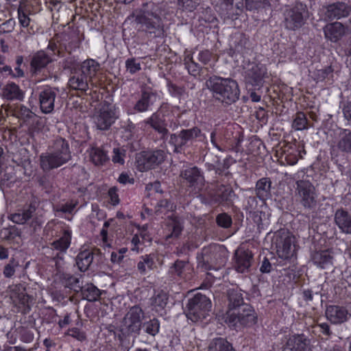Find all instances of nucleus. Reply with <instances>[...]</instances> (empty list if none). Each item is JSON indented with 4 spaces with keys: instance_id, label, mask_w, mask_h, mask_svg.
I'll return each mask as SVG.
<instances>
[{
    "instance_id": "1",
    "label": "nucleus",
    "mask_w": 351,
    "mask_h": 351,
    "mask_svg": "<svg viewBox=\"0 0 351 351\" xmlns=\"http://www.w3.org/2000/svg\"><path fill=\"white\" fill-rule=\"evenodd\" d=\"M128 18L134 19L137 31L151 38L165 36L164 23L160 16L159 8L154 2L143 3L142 7L132 12Z\"/></svg>"
},
{
    "instance_id": "2",
    "label": "nucleus",
    "mask_w": 351,
    "mask_h": 351,
    "mask_svg": "<svg viewBox=\"0 0 351 351\" xmlns=\"http://www.w3.org/2000/svg\"><path fill=\"white\" fill-rule=\"evenodd\" d=\"M206 85L215 100L225 107L234 104L239 99V84L236 80L230 77L213 75L206 80Z\"/></svg>"
},
{
    "instance_id": "3",
    "label": "nucleus",
    "mask_w": 351,
    "mask_h": 351,
    "mask_svg": "<svg viewBox=\"0 0 351 351\" xmlns=\"http://www.w3.org/2000/svg\"><path fill=\"white\" fill-rule=\"evenodd\" d=\"M71 158L68 142L62 138H57L53 144V150L43 154L40 156V167L44 171L58 168Z\"/></svg>"
},
{
    "instance_id": "4",
    "label": "nucleus",
    "mask_w": 351,
    "mask_h": 351,
    "mask_svg": "<svg viewBox=\"0 0 351 351\" xmlns=\"http://www.w3.org/2000/svg\"><path fill=\"white\" fill-rule=\"evenodd\" d=\"M227 261V252L224 247L212 244L204 247L197 254V267L203 270H217L223 266Z\"/></svg>"
},
{
    "instance_id": "5",
    "label": "nucleus",
    "mask_w": 351,
    "mask_h": 351,
    "mask_svg": "<svg viewBox=\"0 0 351 351\" xmlns=\"http://www.w3.org/2000/svg\"><path fill=\"white\" fill-rule=\"evenodd\" d=\"M40 200L33 196L29 203L25 204L21 208L11 215V220L16 223L24 224L30 221V225L34 230L40 228L43 221L40 218Z\"/></svg>"
},
{
    "instance_id": "6",
    "label": "nucleus",
    "mask_w": 351,
    "mask_h": 351,
    "mask_svg": "<svg viewBox=\"0 0 351 351\" xmlns=\"http://www.w3.org/2000/svg\"><path fill=\"white\" fill-rule=\"evenodd\" d=\"M197 138L202 141L206 136L199 128L193 127L190 129H182L178 133L169 134L167 141L173 147L174 152L181 153Z\"/></svg>"
},
{
    "instance_id": "7",
    "label": "nucleus",
    "mask_w": 351,
    "mask_h": 351,
    "mask_svg": "<svg viewBox=\"0 0 351 351\" xmlns=\"http://www.w3.org/2000/svg\"><path fill=\"white\" fill-rule=\"evenodd\" d=\"M211 307L210 300L205 295L198 293L188 300L186 315L189 319L196 322L206 318Z\"/></svg>"
},
{
    "instance_id": "8",
    "label": "nucleus",
    "mask_w": 351,
    "mask_h": 351,
    "mask_svg": "<svg viewBox=\"0 0 351 351\" xmlns=\"http://www.w3.org/2000/svg\"><path fill=\"white\" fill-rule=\"evenodd\" d=\"M230 313L226 317V322L229 327L237 331L243 328L252 327L257 323V315L250 304L243 305L242 309Z\"/></svg>"
},
{
    "instance_id": "9",
    "label": "nucleus",
    "mask_w": 351,
    "mask_h": 351,
    "mask_svg": "<svg viewBox=\"0 0 351 351\" xmlns=\"http://www.w3.org/2000/svg\"><path fill=\"white\" fill-rule=\"evenodd\" d=\"M283 23L287 29H299L305 24L308 17L306 5L298 2L292 6H287L283 12Z\"/></svg>"
},
{
    "instance_id": "10",
    "label": "nucleus",
    "mask_w": 351,
    "mask_h": 351,
    "mask_svg": "<svg viewBox=\"0 0 351 351\" xmlns=\"http://www.w3.org/2000/svg\"><path fill=\"white\" fill-rule=\"evenodd\" d=\"M144 317L145 313L138 305H134L130 308L125 315L121 326L122 335H134L135 337L139 335Z\"/></svg>"
},
{
    "instance_id": "11",
    "label": "nucleus",
    "mask_w": 351,
    "mask_h": 351,
    "mask_svg": "<svg viewBox=\"0 0 351 351\" xmlns=\"http://www.w3.org/2000/svg\"><path fill=\"white\" fill-rule=\"evenodd\" d=\"M295 237L286 231L277 232L273 241L278 257L285 261H291L295 258Z\"/></svg>"
},
{
    "instance_id": "12",
    "label": "nucleus",
    "mask_w": 351,
    "mask_h": 351,
    "mask_svg": "<svg viewBox=\"0 0 351 351\" xmlns=\"http://www.w3.org/2000/svg\"><path fill=\"white\" fill-rule=\"evenodd\" d=\"M119 118V114L115 106L105 102L101 108L95 112L93 116V122L97 129L107 130Z\"/></svg>"
},
{
    "instance_id": "13",
    "label": "nucleus",
    "mask_w": 351,
    "mask_h": 351,
    "mask_svg": "<svg viewBox=\"0 0 351 351\" xmlns=\"http://www.w3.org/2000/svg\"><path fill=\"white\" fill-rule=\"evenodd\" d=\"M165 158L164 151H143L136 156V167L140 171H145L161 164Z\"/></svg>"
},
{
    "instance_id": "14",
    "label": "nucleus",
    "mask_w": 351,
    "mask_h": 351,
    "mask_svg": "<svg viewBox=\"0 0 351 351\" xmlns=\"http://www.w3.org/2000/svg\"><path fill=\"white\" fill-rule=\"evenodd\" d=\"M245 80L247 84L261 88L269 77L267 67L265 64L250 62L245 68Z\"/></svg>"
},
{
    "instance_id": "15",
    "label": "nucleus",
    "mask_w": 351,
    "mask_h": 351,
    "mask_svg": "<svg viewBox=\"0 0 351 351\" xmlns=\"http://www.w3.org/2000/svg\"><path fill=\"white\" fill-rule=\"evenodd\" d=\"M72 232L70 230H64L61 237L51 243V249L57 251L53 255V261L56 268L59 269L63 263L64 254L71 245Z\"/></svg>"
},
{
    "instance_id": "16",
    "label": "nucleus",
    "mask_w": 351,
    "mask_h": 351,
    "mask_svg": "<svg viewBox=\"0 0 351 351\" xmlns=\"http://www.w3.org/2000/svg\"><path fill=\"white\" fill-rule=\"evenodd\" d=\"M182 182L195 191H200L204 185L205 179L202 171L195 166H190L180 171Z\"/></svg>"
},
{
    "instance_id": "17",
    "label": "nucleus",
    "mask_w": 351,
    "mask_h": 351,
    "mask_svg": "<svg viewBox=\"0 0 351 351\" xmlns=\"http://www.w3.org/2000/svg\"><path fill=\"white\" fill-rule=\"evenodd\" d=\"M297 191L300 198L302 205L308 209L314 208L316 205V195L314 186L306 180L297 182Z\"/></svg>"
},
{
    "instance_id": "18",
    "label": "nucleus",
    "mask_w": 351,
    "mask_h": 351,
    "mask_svg": "<svg viewBox=\"0 0 351 351\" xmlns=\"http://www.w3.org/2000/svg\"><path fill=\"white\" fill-rule=\"evenodd\" d=\"M282 351H312L311 339L304 334L287 336Z\"/></svg>"
},
{
    "instance_id": "19",
    "label": "nucleus",
    "mask_w": 351,
    "mask_h": 351,
    "mask_svg": "<svg viewBox=\"0 0 351 351\" xmlns=\"http://www.w3.org/2000/svg\"><path fill=\"white\" fill-rule=\"evenodd\" d=\"M157 99L158 94L156 92L149 88H144L141 90V95L133 106V110L138 113L151 110Z\"/></svg>"
},
{
    "instance_id": "20",
    "label": "nucleus",
    "mask_w": 351,
    "mask_h": 351,
    "mask_svg": "<svg viewBox=\"0 0 351 351\" xmlns=\"http://www.w3.org/2000/svg\"><path fill=\"white\" fill-rule=\"evenodd\" d=\"M193 268L188 261L177 259L169 269V274L174 279L189 280L192 278Z\"/></svg>"
},
{
    "instance_id": "21",
    "label": "nucleus",
    "mask_w": 351,
    "mask_h": 351,
    "mask_svg": "<svg viewBox=\"0 0 351 351\" xmlns=\"http://www.w3.org/2000/svg\"><path fill=\"white\" fill-rule=\"evenodd\" d=\"M143 123L149 125L160 135V138L164 141L167 140L169 131L167 129V123L163 116L158 112H154L149 117L145 119Z\"/></svg>"
},
{
    "instance_id": "22",
    "label": "nucleus",
    "mask_w": 351,
    "mask_h": 351,
    "mask_svg": "<svg viewBox=\"0 0 351 351\" xmlns=\"http://www.w3.org/2000/svg\"><path fill=\"white\" fill-rule=\"evenodd\" d=\"M58 89L50 86L45 87L39 93V103L41 111L45 114L51 113L54 109V103Z\"/></svg>"
},
{
    "instance_id": "23",
    "label": "nucleus",
    "mask_w": 351,
    "mask_h": 351,
    "mask_svg": "<svg viewBox=\"0 0 351 351\" xmlns=\"http://www.w3.org/2000/svg\"><path fill=\"white\" fill-rule=\"evenodd\" d=\"M51 55L47 54L44 50H39L33 53L30 58V71L32 75H38L47 65L53 62Z\"/></svg>"
},
{
    "instance_id": "24",
    "label": "nucleus",
    "mask_w": 351,
    "mask_h": 351,
    "mask_svg": "<svg viewBox=\"0 0 351 351\" xmlns=\"http://www.w3.org/2000/svg\"><path fill=\"white\" fill-rule=\"evenodd\" d=\"M101 253L99 249L85 250L80 252L75 258V263L81 271H86L93 263L94 260L97 261L101 258Z\"/></svg>"
},
{
    "instance_id": "25",
    "label": "nucleus",
    "mask_w": 351,
    "mask_h": 351,
    "mask_svg": "<svg viewBox=\"0 0 351 351\" xmlns=\"http://www.w3.org/2000/svg\"><path fill=\"white\" fill-rule=\"evenodd\" d=\"M350 7L343 2H337L327 6L325 16L328 20L340 19L350 14Z\"/></svg>"
},
{
    "instance_id": "26",
    "label": "nucleus",
    "mask_w": 351,
    "mask_h": 351,
    "mask_svg": "<svg viewBox=\"0 0 351 351\" xmlns=\"http://www.w3.org/2000/svg\"><path fill=\"white\" fill-rule=\"evenodd\" d=\"M89 84L93 85V82H90L79 70L75 71L73 73L68 82V86L71 89L78 90L85 94H86V91L89 89Z\"/></svg>"
},
{
    "instance_id": "27",
    "label": "nucleus",
    "mask_w": 351,
    "mask_h": 351,
    "mask_svg": "<svg viewBox=\"0 0 351 351\" xmlns=\"http://www.w3.org/2000/svg\"><path fill=\"white\" fill-rule=\"evenodd\" d=\"M228 311L226 312V316H228L232 312L234 313L240 309L243 308V305H249L244 302L243 294L241 290L237 289H229L228 291Z\"/></svg>"
},
{
    "instance_id": "28",
    "label": "nucleus",
    "mask_w": 351,
    "mask_h": 351,
    "mask_svg": "<svg viewBox=\"0 0 351 351\" xmlns=\"http://www.w3.org/2000/svg\"><path fill=\"white\" fill-rule=\"evenodd\" d=\"M234 258V268L236 271L239 273L248 272L253 259L252 252L248 250L236 252Z\"/></svg>"
},
{
    "instance_id": "29",
    "label": "nucleus",
    "mask_w": 351,
    "mask_h": 351,
    "mask_svg": "<svg viewBox=\"0 0 351 351\" xmlns=\"http://www.w3.org/2000/svg\"><path fill=\"white\" fill-rule=\"evenodd\" d=\"M325 38L333 43H337L346 34V27L339 22L327 24L324 27Z\"/></svg>"
},
{
    "instance_id": "30",
    "label": "nucleus",
    "mask_w": 351,
    "mask_h": 351,
    "mask_svg": "<svg viewBox=\"0 0 351 351\" xmlns=\"http://www.w3.org/2000/svg\"><path fill=\"white\" fill-rule=\"evenodd\" d=\"M348 312L343 306L330 305L326 310L327 319L333 324H341L346 322L348 318Z\"/></svg>"
},
{
    "instance_id": "31",
    "label": "nucleus",
    "mask_w": 351,
    "mask_h": 351,
    "mask_svg": "<svg viewBox=\"0 0 351 351\" xmlns=\"http://www.w3.org/2000/svg\"><path fill=\"white\" fill-rule=\"evenodd\" d=\"M334 220L341 232L351 234V215L343 208H339L335 213Z\"/></svg>"
},
{
    "instance_id": "32",
    "label": "nucleus",
    "mask_w": 351,
    "mask_h": 351,
    "mask_svg": "<svg viewBox=\"0 0 351 351\" xmlns=\"http://www.w3.org/2000/svg\"><path fill=\"white\" fill-rule=\"evenodd\" d=\"M271 181L269 178H262L259 179L256 184L255 192L256 197H258L262 202L271 197Z\"/></svg>"
},
{
    "instance_id": "33",
    "label": "nucleus",
    "mask_w": 351,
    "mask_h": 351,
    "mask_svg": "<svg viewBox=\"0 0 351 351\" xmlns=\"http://www.w3.org/2000/svg\"><path fill=\"white\" fill-rule=\"evenodd\" d=\"M99 70L100 64L93 59H87L82 62L79 69L92 82Z\"/></svg>"
},
{
    "instance_id": "34",
    "label": "nucleus",
    "mask_w": 351,
    "mask_h": 351,
    "mask_svg": "<svg viewBox=\"0 0 351 351\" xmlns=\"http://www.w3.org/2000/svg\"><path fill=\"white\" fill-rule=\"evenodd\" d=\"M236 197V194L231 187L221 185L216 193L215 202L224 204L228 206L232 205Z\"/></svg>"
},
{
    "instance_id": "35",
    "label": "nucleus",
    "mask_w": 351,
    "mask_h": 351,
    "mask_svg": "<svg viewBox=\"0 0 351 351\" xmlns=\"http://www.w3.org/2000/svg\"><path fill=\"white\" fill-rule=\"evenodd\" d=\"M2 96L8 100L22 101L24 98V93L17 84L10 82L3 88Z\"/></svg>"
},
{
    "instance_id": "36",
    "label": "nucleus",
    "mask_w": 351,
    "mask_h": 351,
    "mask_svg": "<svg viewBox=\"0 0 351 351\" xmlns=\"http://www.w3.org/2000/svg\"><path fill=\"white\" fill-rule=\"evenodd\" d=\"M80 291L82 293V298L88 302H94L100 298L102 291L93 284H87L82 286Z\"/></svg>"
},
{
    "instance_id": "37",
    "label": "nucleus",
    "mask_w": 351,
    "mask_h": 351,
    "mask_svg": "<svg viewBox=\"0 0 351 351\" xmlns=\"http://www.w3.org/2000/svg\"><path fill=\"white\" fill-rule=\"evenodd\" d=\"M332 256L328 250L316 252L312 255V261L317 267L326 269L332 263Z\"/></svg>"
},
{
    "instance_id": "38",
    "label": "nucleus",
    "mask_w": 351,
    "mask_h": 351,
    "mask_svg": "<svg viewBox=\"0 0 351 351\" xmlns=\"http://www.w3.org/2000/svg\"><path fill=\"white\" fill-rule=\"evenodd\" d=\"M207 351H236L232 344L226 339L217 337L211 339L208 346Z\"/></svg>"
},
{
    "instance_id": "39",
    "label": "nucleus",
    "mask_w": 351,
    "mask_h": 351,
    "mask_svg": "<svg viewBox=\"0 0 351 351\" xmlns=\"http://www.w3.org/2000/svg\"><path fill=\"white\" fill-rule=\"evenodd\" d=\"M156 267L154 254H145L140 257L137 263L138 271L142 275H145L148 270H152Z\"/></svg>"
},
{
    "instance_id": "40",
    "label": "nucleus",
    "mask_w": 351,
    "mask_h": 351,
    "mask_svg": "<svg viewBox=\"0 0 351 351\" xmlns=\"http://www.w3.org/2000/svg\"><path fill=\"white\" fill-rule=\"evenodd\" d=\"M13 297L16 298L20 304L24 306L25 311L29 310V303L32 298L25 292V287L22 285H16L12 289Z\"/></svg>"
},
{
    "instance_id": "41",
    "label": "nucleus",
    "mask_w": 351,
    "mask_h": 351,
    "mask_svg": "<svg viewBox=\"0 0 351 351\" xmlns=\"http://www.w3.org/2000/svg\"><path fill=\"white\" fill-rule=\"evenodd\" d=\"M91 161L97 166L104 165L109 158L107 152L101 147H92L90 151Z\"/></svg>"
},
{
    "instance_id": "42",
    "label": "nucleus",
    "mask_w": 351,
    "mask_h": 351,
    "mask_svg": "<svg viewBox=\"0 0 351 351\" xmlns=\"http://www.w3.org/2000/svg\"><path fill=\"white\" fill-rule=\"evenodd\" d=\"M14 115L21 120L25 125L29 123L32 119H36V114L23 105H19L16 107Z\"/></svg>"
},
{
    "instance_id": "43",
    "label": "nucleus",
    "mask_w": 351,
    "mask_h": 351,
    "mask_svg": "<svg viewBox=\"0 0 351 351\" xmlns=\"http://www.w3.org/2000/svg\"><path fill=\"white\" fill-rule=\"evenodd\" d=\"M152 306L156 312L165 309L169 300L168 295L164 291H160L152 298Z\"/></svg>"
},
{
    "instance_id": "44",
    "label": "nucleus",
    "mask_w": 351,
    "mask_h": 351,
    "mask_svg": "<svg viewBox=\"0 0 351 351\" xmlns=\"http://www.w3.org/2000/svg\"><path fill=\"white\" fill-rule=\"evenodd\" d=\"M160 328V321L157 318H153L147 322H143L141 329L148 335L154 337L158 334Z\"/></svg>"
},
{
    "instance_id": "45",
    "label": "nucleus",
    "mask_w": 351,
    "mask_h": 351,
    "mask_svg": "<svg viewBox=\"0 0 351 351\" xmlns=\"http://www.w3.org/2000/svg\"><path fill=\"white\" fill-rule=\"evenodd\" d=\"M62 281L65 287L73 289L75 292H79L82 287L80 278L69 274H63Z\"/></svg>"
},
{
    "instance_id": "46",
    "label": "nucleus",
    "mask_w": 351,
    "mask_h": 351,
    "mask_svg": "<svg viewBox=\"0 0 351 351\" xmlns=\"http://www.w3.org/2000/svg\"><path fill=\"white\" fill-rule=\"evenodd\" d=\"M170 228L171 233L165 237L166 241L169 243L171 242L170 239H178L180 237L183 230V226L178 219H174L170 223Z\"/></svg>"
},
{
    "instance_id": "47",
    "label": "nucleus",
    "mask_w": 351,
    "mask_h": 351,
    "mask_svg": "<svg viewBox=\"0 0 351 351\" xmlns=\"http://www.w3.org/2000/svg\"><path fill=\"white\" fill-rule=\"evenodd\" d=\"M292 127L295 130H303L308 128V120L304 112H298L295 114Z\"/></svg>"
},
{
    "instance_id": "48",
    "label": "nucleus",
    "mask_w": 351,
    "mask_h": 351,
    "mask_svg": "<svg viewBox=\"0 0 351 351\" xmlns=\"http://www.w3.org/2000/svg\"><path fill=\"white\" fill-rule=\"evenodd\" d=\"M184 62L185 66L191 75L197 76L202 71V66L198 63L194 62L191 56H186L184 58Z\"/></svg>"
},
{
    "instance_id": "49",
    "label": "nucleus",
    "mask_w": 351,
    "mask_h": 351,
    "mask_svg": "<svg viewBox=\"0 0 351 351\" xmlns=\"http://www.w3.org/2000/svg\"><path fill=\"white\" fill-rule=\"evenodd\" d=\"M126 71L134 75L141 70V62L139 58H129L125 62Z\"/></svg>"
},
{
    "instance_id": "50",
    "label": "nucleus",
    "mask_w": 351,
    "mask_h": 351,
    "mask_svg": "<svg viewBox=\"0 0 351 351\" xmlns=\"http://www.w3.org/2000/svg\"><path fill=\"white\" fill-rule=\"evenodd\" d=\"M263 207H265V205L264 202H262L259 208L248 213L249 217L257 224L258 228L263 225V221L265 219V213L263 210Z\"/></svg>"
},
{
    "instance_id": "51",
    "label": "nucleus",
    "mask_w": 351,
    "mask_h": 351,
    "mask_svg": "<svg viewBox=\"0 0 351 351\" xmlns=\"http://www.w3.org/2000/svg\"><path fill=\"white\" fill-rule=\"evenodd\" d=\"M337 147L340 151L351 154V131L345 134L340 138Z\"/></svg>"
},
{
    "instance_id": "52",
    "label": "nucleus",
    "mask_w": 351,
    "mask_h": 351,
    "mask_svg": "<svg viewBox=\"0 0 351 351\" xmlns=\"http://www.w3.org/2000/svg\"><path fill=\"white\" fill-rule=\"evenodd\" d=\"M26 126L27 127V131L28 134L33 136L34 134L38 133L40 131L42 128L43 127V123L36 115V119H32V121H29L27 124H26Z\"/></svg>"
},
{
    "instance_id": "53",
    "label": "nucleus",
    "mask_w": 351,
    "mask_h": 351,
    "mask_svg": "<svg viewBox=\"0 0 351 351\" xmlns=\"http://www.w3.org/2000/svg\"><path fill=\"white\" fill-rule=\"evenodd\" d=\"M216 223L219 227L227 229L231 227L232 219L230 215L222 213L217 215Z\"/></svg>"
},
{
    "instance_id": "54",
    "label": "nucleus",
    "mask_w": 351,
    "mask_h": 351,
    "mask_svg": "<svg viewBox=\"0 0 351 351\" xmlns=\"http://www.w3.org/2000/svg\"><path fill=\"white\" fill-rule=\"evenodd\" d=\"M233 1L234 0H218L221 10L223 12L224 14H226L228 16L239 14L238 12L234 13V12Z\"/></svg>"
},
{
    "instance_id": "55",
    "label": "nucleus",
    "mask_w": 351,
    "mask_h": 351,
    "mask_svg": "<svg viewBox=\"0 0 351 351\" xmlns=\"http://www.w3.org/2000/svg\"><path fill=\"white\" fill-rule=\"evenodd\" d=\"M17 12L20 25L23 28H28L30 26L31 19L29 17L27 12L21 5L19 7Z\"/></svg>"
},
{
    "instance_id": "56",
    "label": "nucleus",
    "mask_w": 351,
    "mask_h": 351,
    "mask_svg": "<svg viewBox=\"0 0 351 351\" xmlns=\"http://www.w3.org/2000/svg\"><path fill=\"white\" fill-rule=\"evenodd\" d=\"M66 334L67 335L71 336L81 342L86 340V332L84 330L75 327L69 329Z\"/></svg>"
},
{
    "instance_id": "57",
    "label": "nucleus",
    "mask_w": 351,
    "mask_h": 351,
    "mask_svg": "<svg viewBox=\"0 0 351 351\" xmlns=\"http://www.w3.org/2000/svg\"><path fill=\"white\" fill-rule=\"evenodd\" d=\"M259 208L260 206H258L257 197L250 196L247 198L245 204L244 206V209L246 210L247 214Z\"/></svg>"
},
{
    "instance_id": "58",
    "label": "nucleus",
    "mask_w": 351,
    "mask_h": 351,
    "mask_svg": "<svg viewBox=\"0 0 351 351\" xmlns=\"http://www.w3.org/2000/svg\"><path fill=\"white\" fill-rule=\"evenodd\" d=\"M1 234H3V238L8 241L14 240L20 237V232L15 226L4 229L1 231Z\"/></svg>"
},
{
    "instance_id": "59",
    "label": "nucleus",
    "mask_w": 351,
    "mask_h": 351,
    "mask_svg": "<svg viewBox=\"0 0 351 351\" xmlns=\"http://www.w3.org/2000/svg\"><path fill=\"white\" fill-rule=\"evenodd\" d=\"M199 5V0H178V5L190 12L194 10Z\"/></svg>"
},
{
    "instance_id": "60",
    "label": "nucleus",
    "mask_w": 351,
    "mask_h": 351,
    "mask_svg": "<svg viewBox=\"0 0 351 351\" xmlns=\"http://www.w3.org/2000/svg\"><path fill=\"white\" fill-rule=\"evenodd\" d=\"M175 207L173 204L168 199H161L157 203L156 212L171 211L173 210Z\"/></svg>"
},
{
    "instance_id": "61",
    "label": "nucleus",
    "mask_w": 351,
    "mask_h": 351,
    "mask_svg": "<svg viewBox=\"0 0 351 351\" xmlns=\"http://www.w3.org/2000/svg\"><path fill=\"white\" fill-rule=\"evenodd\" d=\"M16 25V21L14 19H9L0 25V32L8 34L12 32Z\"/></svg>"
},
{
    "instance_id": "62",
    "label": "nucleus",
    "mask_w": 351,
    "mask_h": 351,
    "mask_svg": "<svg viewBox=\"0 0 351 351\" xmlns=\"http://www.w3.org/2000/svg\"><path fill=\"white\" fill-rule=\"evenodd\" d=\"M18 266V263L14 260L10 261L9 263L4 267L3 275L6 278H11L15 273V267Z\"/></svg>"
},
{
    "instance_id": "63",
    "label": "nucleus",
    "mask_w": 351,
    "mask_h": 351,
    "mask_svg": "<svg viewBox=\"0 0 351 351\" xmlns=\"http://www.w3.org/2000/svg\"><path fill=\"white\" fill-rule=\"evenodd\" d=\"M77 206V202H70L60 205L57 208V212H61L63 213H72L73 210Z\"/></svg>"
},
{
    "instance_id": "64",
    "label": "nucleus",
    "mask_w": 351,
    "mask_h": 351,
    "mask_svg": "<svg viewBox=\"0 0 351 351\" xmlns=\"http://www.w3.org/2000/svg\"><path fill=\"white\" fill-rule=\"evenodd\" d=\"M125 151L123 149H121L119 148H114L113 149V156L112 157V160L114 163H119L120 165H123L125 160L123 156Z\"/></svg>"
}]
</instances>
